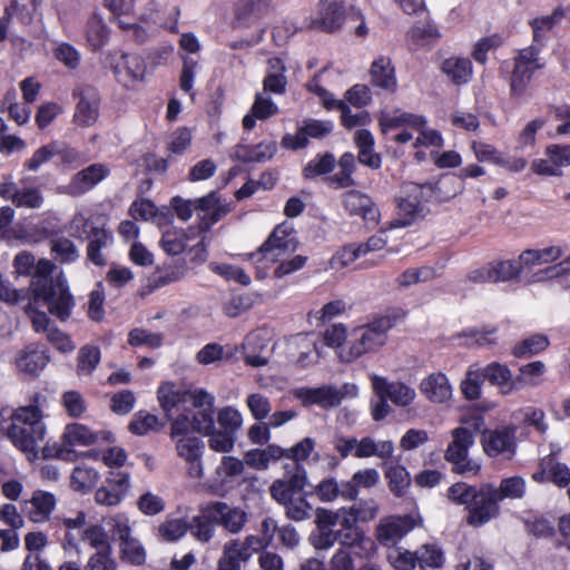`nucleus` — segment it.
<instances>
[{
	"label": "nucleus",
	"instance_id": "f257e3e1",
	"mask_svg": "<svg viewBox=\"0 0 570 570\" xmlns=\"http://www.w3.org/2000/svg\"><path fill=\"white\" fill-rule=\"evenodd\" d=\"M46 401L45 395L36 393L29 405L18 407L9 420L1 422V431L29 460L38 458L39 444L46 436V425L42 422Z\"/></svg>",
	"mask_w": 570,
	"mask_h": 570
},
{
	"label": "nucleus",
	"instance_id": "f03ea898",
	"mask_svg": "<svg viewBox=\"0 0 570 570\" xmlns=\"http://www.w3.org/2000/svg\"><path fill=\"white\" fill-rule=\"evenodd\" d=\"M493 403L482 401L473 406L465 404V451L473 444V434H481V443L484 452L489 456H498L508 453L509 458L515 453V432L514 426H503L501 429L488 430L482 413L490 411Z\"/></svg>",
	"mask_w": 570,
	"mask_h": 570
},
{
	"label": "nucleus",
	"instance_id": "7ed1b4c3",
	"mask_svg": "<svg viewBox=\"0 0 570 570\" xmlns=\"http://www.w3.org/2000/svg\"><path fill=\"white\" fill-rule=\"evenodd\" d=\"M55 268L51 261L41 258L38 277L30 284V292L36 303H43L51 315L66 322L72 314L75 298L66 279L52 277Z\"/></svg>",
	"mask_w": 570,
	"mask_h": 570
},
{
	"label": "nucleus",
	"instance_id": "20e7f679",
	"mask_svg": "<svg viewBox=\"0 0 570 570\" xmlns=\"http://www.w3.org/2000/svg\"><path fill=\"white\" fill-rule=\"evenodd\" d=\"M357 519L348 508L332 511L324 508L316 510V532L311 534L315 549L327 550L335 544L334 531H344L357 528Z\"/></svg>",
	"mask_w": 570,
	"mask_h": 570
},
{
	"label": "nucleus",
	"instance_id": "39448f33",
	"mask_svg": "<svg viewBox=\"0 0 570 570\" xmlns=\"http://www.w3.org/2000/svg\"><path fill=\"white\" fill-rule=\"evenodd\" d=\"M395 316L382 315L366 325L355 328L350 346L351 357L357 358L381 348L386 343L387 332L395 325Z\"/></svg>",
	"mask_w": 570,
	"mask_h": 570
},
{
	"label": "nucleus",
	"instance_id": "423d86ee",
	"mask_svg": "<svg viewBox=\"0 0 570 570\" xmlns=\"http://www.w3.org/2000/svg\"><path fill=\"white\" fill-rule=\"evenodd\" d=\"M433 191L432 184L406 183L403 186L404 196L397 200V217L391 222V227H405L417 218L424 217L425 208L422 200H426Z\"/></svg>",
	"mask_w": 570,
	"mask_h": 570
},
{
	"label": "nucleus",
	"instance_id": "0eeeda50",
	"mask_svg": "<svg viewBox=\"0 0 570 570\" xmlns=\"http://www.w3.org/2000/svg\"><path fill=\"white\" fill-rule=\"evenodd\" d=\"M112 539L119 542V558L132 566H140L146 561V550L141 542L132 535L129 519L124 514H116L107 520Z\"/></svg>",
	"mask_w": 570,
	"mask_h": 570
},
{
	"label": "nucleus",
	"instance_id": "6e6552de",
	"mask_svg": "<svg viewBox=\"0 0 570 570\" xmlns=\"http://www.w3.org/2000/svg\"><path fill=\"white\" fill-rule=\"evenodd\" d=\"M493 493L494 487L491 484H482L479 490L465 485V509L469 510V524L481 527L498 515L499 504Z\"/></svg>",
	"mask_w": 570,
	"mask_h": 570
},
{
	"label": "nucleus",
	"instance_id": "1a4fd4ad",
	"mask_svg": "<svg viewBox=\"0 0 570 570\" xmlns=\"http://www.w3.org/2000/svg\"><path fill=\"white\" fill-rule=\"evenodd\" d=\"M297 248L295 233L284 225H278L272 232L269 237L261 245V247L250 254V259L255 263L267 262L273 264L277 262L282 255L293 253Z\"/></svg>",
	"mask_w": 570,
	"mask_h": 570
},
{
	"label": "nucleus",
	"instance_id": "9d476101",
	"mask_svg": "<svg viewBox=\"0 0 570 570\" xmlns=\"http://www.w3.org/2000/svg\"><path fill=\"white\" fill-rule=\"evenodd\" d=\"M356 394V386L344 384L342 387L323 385L320 387H298L294 396L305 406L320 405L324 409L337 406L350 393Z\"/></svg>",
	"mask_w": 570,
	"mask_h": 570
},
{
	"label": "nucleus",
	"instance_id": "9b49d317",
	"mask_svg": "<svg viewBox=\"0 0 570 570\" xmlns=\"http://www.w3.org/2000/svg\"><path fill=\"white\" fill-rule=\"evenodd\" d=\"M512 374L505 365L493 362L483 368L471 365L465 374V400H476L481 395V384L489 380L492 384L503 385L510 382Z\"/></svg>",
	"mask_w": 570,
	"mask_h": 570
},
{
	"label": "nucleus",
	"instance_id": "f8f14e48",
	"mask_svg": "<svg viewBox=\"0 0 570 570\" xmlns=\"http://www.w3.org/2000/svg\"><path fill=\"white\" fill-rule=\"evenodd\" d=\"M72 95L78 99L73 114L75 124L80 127L95 125L100 114L99 91L92 86H80L73 90Z\"/></svg>",
	"mask_w": 570,
	"mask_h": 570
},
{
	"label": "nucleus",
	"instance_id": "ddd939ff",
	"mask_svg": "<svg viewBox=\"0 0 570 570\" xmlns=\"http://www.w3.org/2000/svg\"><path fill=\"white\" fill-rule=\"evenodd\" d=\"M412 515H391L380 520L375 538L381 546L393 548L415 528Z\"/></svg>",
	"mask_w": 570,
	"mask_h": 570
},
{
	"label": "nucleus",
	"instance_id": "4468645a",
	"mask_svg": "<svg viewBox=\"0 0 570 570\" xmlns=\"http://www.w3.org/2000/svg\"><path fill=\"white\" fill-rule=\"evenodd\" d=\"M269 493L278 504L284 507L287 519L303 522L312 518L313 505L306 499L309 494L308 492L304 494H287L284 485L278 484L269 487Z\"/></svg>",
	"mask_w": 570,
	"mask_h": 570
},
{
	"label": "nucleus",
	"instance_id": "2eb2a0df",
	"mask_svg": "<svg viewBox=\"0 0 570 570\" xmlns=\"http://www.w3.org/2000/svg\"><path fill=\"white\" fill-rule=\"evenodd\" d=\"M344 7L341 0H320L314 17H311L307 27L313 30L334 32L344 22Z\"/></svg>",
	"mask_w": 570,
	"mask_h": 570
},
{
	"label": "nucleus",
	"instance_id": "dca6fc26",
	"mask_svg": "<svg viewBox=\"0 0 570 570\" xmlns=\"http://www.w3.org/2000/svg\"><path fill=\"white\" fill-rule=\"evenodd\" d=\"M333 130V122L330 120L306 119L298 127L295 135L287 134L282 139L283 147L287 149H302L308 145L309 138L322 139Z\"/></svg>",
	"mask_w": 570,
	"mask_h": 570
},
{
	"label": "nucleus",
	"instance_id": "f3484780",
	"mask_svg": "<svg viewBox=\"0 0 570 570\" xmlns=\"http://www.w3.org/2000/svg\"><path fill=\"white\" fill-rule=\"evenodd\" d=\"M176 453L187 465V473L190 478L202 479L204 475L203 454L204 441L196 436L179 438L175 442Z\"/></svg>",
	"mask_w": 570,
	"mask_h": 570
},
{
	"label": "nucleus",
	"instance_id": "a211bd4d",
	"mask_svg": "<svg viewBox=\"0 0 570 570\" xmlns=\"http://www.w3.org/2000/svg\"><path fill=\"white\" fill-rule=\"evenodd\" d=\"M215 396L204 389H196L191 406L196 409L193 414V431L200 434H208L215 429Z\"/></svg>",
	"mask_w": 570,
	"mask_h": 570
},
{
	"label": "nucleus",
	"instance_id": "6ab92c4d",
	"mask_svg": "<svg viewBox=\"0 0 570 570\" xmlns=\"http://www.w3.org/2000/svg\"><path fill=\"white\" fill-rule=\"evenodd\" d=\"M208 517L216 523L223 527L229 533H239L247 523L246 512L238 507H230L229 504L220 501L209 503Z\"/></svg>",
	"mask_w": 570,
	"mask_h": 570
},
{
	"label": "nucleus",
	"instance_id": "aec40b11",
	"mask_svg": "<svg viewBox=\"0 0 570 570\" xmlns=\"http://www.w3.org/2000/svg\"><path fill=\"white\" fill-rule=\"evenodd\" d=\"M195 210L206 212L196 227L202 234L208 232L210 227L225 217L229 212L230 207L226 203L220 202V197L217 191H210L204 197L194 199Z\"/></svg>",
	"mask_w": 570,
	"mask_h": 570
},
{
	"label": "nucleus",
	"instance_id": "412c9836",
	"mask_svg": "<svg viewBox=\"0 0 570 570\" xmlns=\"http://www.w3.org/2000/svg\"><path fill=\"white\" fill-rule=\"evenodd\" d=\"M0 197L10 200L16 207L38 209L43 204V196L38 187H19L12 179L0 184Z\"/></svg>",
	"mask_w": 570,
	"mask_h": 570
},
{
	"label": "nucleus",
	"instance_id": "4be33fe9",
	"mask_svg": "<svg viewBox=\"0 0 570 570\" xmlns=\"http://www.w3.org/2000/svg\"><path fill=\"white\" fill-rule=\"evenodd\" d=\"M56 504L57 499L55 494L43 490H36L30 499L23 500L20 503L21 513L35 523L48 521Z\"/></svg>",
	"mask_w": 570,
	"mask_h": 570
},
{
	"label": "nucleus",
	"instance_id": "5701e85b",
	"mask_svg": "<svg viewBox=\"0 0 570 570\" xmlns=\"http://www.w3.org/2000/svg\"><path fill=\"white\" fill-rule=\"evenodd\" d=\"M368 76L372 87L386 94L396 92L399 83L395 67L390 57L380 56L374 59L371 63Z\"/></svg>",
	"mask_w": 570,
	"mask_h": 570
},
{
	"label": "nucleus",
	"instance_id": "b1692460",
	"mask_svg": "<svg viewBox=\"0 0 570 570\" xmlns=\"http://www.w3.org/2000/svg\"><path fill=\"white\" fill-rule=\"evenodd\" d=\"M342 203L351 216H360L367 223H379L380 210L368 195L355 189L347 190L342 195Z\"/></svg>",
	"mask_w": 570,
	"mask_h": 570
},
{
	"label": "nucleus",
	"instance_id": "393cba45",
	"mask_svg": "<svg viewBox=\"0 0 570 570\" xmlns=\"http://www.w3.org/2000/svg\"><path fill=\"white\" fill-rule=\"evenodd\" d=\"M109 168L104 164H92L75 174L66 186V193L77 197L92 189L109 175Z\"/></svg>",
	"mask_w": 570,
	"mask_h": 570
},
{
	"label": "nucleus",
	"instance_id": "a878e982",
	"mask_svg": "<svg viewBox=\"0 0 570 570\" xmlns=\"http://www.w3.org/2000/svg\"><path fill=\"white\" fill-rule=\"evenodd\" d=\"M195 394L196 389L181 390L177 387L174 383L167 382L158 387L157 399L159 401L160 407L166 414V417L171 419L173 410L183 409L184 412L187 411V407L185 405L187 403L191 404Z\"/></svg>",
	"mask_w": 570,
	"mask_h": 570
},
{
	"label": "nucleus",
	"instance_id": "bb28decb",
	"mask_svg": "<svg viewBox=\"0 0 570 570\" xmlns=\"http://www.w3.org/2000/svg\"><path fill=\"white\" fill-rule=\"evenodd\" d=\"M308 493L324 503L334 502L340 498L350 501V497L354 494V488L346 484V481L338 482L334 476H327L314 485Z\"/></svg>",
	"mask_w": 570,
	"mask_h": 570
},
{
	"label": "nucleus",
	"instance_id": "cd10ccee",
	"mask_svg": "<svg viewBox=\"0 0 570 570\" xmlns=\"http://www.w3.org/2000/svg\"><path fill=\"white\" fill-rule=\"evenodd\" d=\"M272 0H238L234 14L238 24L249 27L272 10Z\"/></svg>",
	"mask_w": 570,
	"mask_h": 570
},
{
	"label": "nucleus",
	"instance_id": "c85d7f7f",
	"mask_svg": "<svg viewBox=\"0 0 570 570\" xmlns=\"http://www.w3.org/2000/svg\"><path fill=\"white\" fill-rule=\"evenodd\" d=\"M375 394H382L397 406L409 405L415 397V391L402 382H389L383 377L373 379Z\"/></svg>",
	"mask_w": 570,
	"mask_h": 570
},
{
	"label": "nucleus",
	"instance_id": "c756f323",
	"mask_svg": "<svg viewBox=\"0 0 570 570\" xmlns=\"http://www.w3.org/2000/svg\"><path fill=\"white\" fill-rule=\"evenodd\" d=\"M49 362V355L45 348H39L36 344H29L19 351L16 356V365L19 371L37 375Z\"/></svg>",
	"mask_w": 570,
	"mask_h": 570
},
{
	"label": "nucleus",
	"instance_id": "7c9ffc66",
	"mask_svg": "<svg viewBox=\"0 0 570 570\" xmlns=\"http://www.w3.org/2000/svg\"><path fill=\"white\" fill-rule=\"evenodd\" d=\"M276 153V144L273 141L248 146L237 144L230 153V158L243 163H262L271 159Z\"/></svg>",
	"mask_w": 570,
	"mask_h": 570
},
{
	"label": "nucleus",
	"instance_id": "2f4dec72",
	"mask_svg": "<svg viewBox=\"0 0 570 570\" xmlns=\"http://www.w3.org/2000/svg\"><path fill=\"white\" fill-rule=\"evenodd\" d=\"M199 234L196 227H189L187 230L169 227L161 235L160 246L168 255L176 256L185 250L186 240Z\"/></svg>",
	"mask_w": 570,
	"mask_h": 570
},
{
	"label": "nucleus",
	"instance_id": "473e14b6",
	"mask_svg": "<svg viewBox=\"0 0 570 570\" xmlns=\"http://www.w3.org/2000/svg\"><path fill=\"white\" fill-rule=\"evenodd\" d=\"M354 142L358 148V161L372 169L381 167V156L374 151V137L366 129H358L354 135Z\"/></svg>",
	"mask_w": 570,
	"mask_h": 570
},
{
	"label": "nucleus",
	"instance_id": "72a5a7b5",
	"mask_svg": "<svg viewBox=\"0 0 570 570\" xmlns=\"http://www.w3.org/2000/svg\"><path fill=\"white\" fill-rule=\"evenodd\" d=\"M394 451L392 441H375L371 436H364L361 440L356 439V448L353 455L357 459H365L370 456H377L380 459H389Z\"/></svg>",
	"mask_w": 570,
	"mask_h": 570
},
{
	"label": "nucleus",
	"instance_id": "f704fd0d",
	"mask_svg": "<svg viewBox=\"0 0 570 570\" xmlns=\"http://www.w3.org/2000/svg\"><path fill=\"white\" fill-rule=\"evenodd\" d=\"M422 393L432 402L442 403L450 399L451 386L445 375L441 373L431 374L420 385Z\"/></svg>",
	"mask_w": 570,
	"mask_h": 570
},
{
	"label": "nucleus",
	"instance_id": "c9c22d12",
	"mask_svg": "<svg viewBox=\"0 0 570 570\" xmlns=\"http://www.w3.org/2000/svg\"><path fill=\"white\" fill-rule=\"evenodd\" d=\"M237 539L227 541L217 561V570H243L248 563V553L237 548Z\"/></svg>",
	"mask_w": 570,
	"mask_h": 570
},
{
	"label": "nucleus",
	"instance_id": "e433bc0d",
	"mask_svg": "<svg viewBox=\"0 0 570 570\" xmlns=\"http://www.w3.org/2000/svg\"><path fill=\"white\" fill-rule=\"evenodd\" d=\"M209 503L200 508V514L191 518L187 522L188 531L198 541L205 543L208 542L215 534L216 523L208 517Z\"/></svg>",
	"mask_w": 570,
	"mask_h": 570
},
{
	"label": "nucleus",
	"instance_id": "4c0bfd02",
	"mask_svg": "<svg viewBox=\"0 0 570 570\" xmlns=\"http://www.w3.org/2000/svg\"><path fill=\"white\" fill-rule=\"evenodd\" d=\"M282 484L286 489L287 494H303L304 489L308 485V476L306 469L301 463H293L291 470L284 479L275 480L271 487Z\"/></svg>",
	"mask_w": 570,
	"mask_h": 570
},
{
	"label": "nucleus",
	"instance_id": "58836bf2",
	"mask_svg": "<svg viewBox=\"0 0 570 570\" xmlns=\"http://www.w3.org/2000/svg\"><path fill=\"white\" fill-rule=\"evenodd\" d=\"M563 249L560 246H550L542 249H525L520 254L521 263L527 268L538 265L549 264L563 256Z\"/></svg>",
	"mask_w": 570,
	"mask_h": 570
},
{
	"label": "nucleus",
	"instance_id": "ea45409f",
	"mask_svg": "<svg viewBox=\"0 0 570 570\" xmlns=\"http://www.w3.org/2000/svg\"><path fill=\"white\" fill-rule=\"evenodd\" d=\"M382 130L385 132L389 129L399 128L409 125L413 128L421 129L425 125V118L422 116L409 112H383L379 119Z\"/></svg>",
	"mask_w": 570,
	"mask_h": 570
},
{
	"label": "nucleus",
	"instance_id": "a19ab883",
	"mask_svg": "<svg viewBox=\"0 0 570 570\" xmlns=\"http://www.w3.org/2000/svg\"><path fill=\"white\" fill-rule=\"evenodd\" d=\"M542 63H537L534 67H523L522 65L513 66L510 78V92L515 99L522 98L528 89L532 76L537 69H541Z\"/></svg>",
	"mask_w": 570,
	"mask_h": 570
},
{
	"label": "nucleus",
	"instance_id": "79ce46f5",
	"mask_svg": "<svg viewBox=\"0 0 570 570\" xmlns=\"http://www.w3.org/2000/svg\"><path fill=\"white\" fill-rule=\"evenodd\" d=\"M98 438V433L79 423L68 424L62 434L63 442L69 446H88L94 444Z\"/></svg>",
	"mask_w": 570,
	"mask_h": 570
},
{
	"label": "nucleus",
	"instance_id": "37998d69",
	"mask_svg": "<svg viewBox=\"0 0 570 570\" xmlns=\"http://www.w3.org/2000/svg\"><path fill=\"white\" fill-rule=\"evenodd\" d=\"M492 282H510L518 279L523 268H527L521 258L518 261H499L490 264Z\"/></svg>",
	"mask_w": 570,
	"mask_h": 570
},
{
	"label": "nucleus",
	"instance_id": "c03bdc74",
	"mask_svg": "<svg viewBox=\"0 0 570 570\" xmlns=\"http://www.w3.org/2000/svg\"><path fill=\"white\" fill-rule=\"evenodd\" d=\"M390 491L397 498L406 494L411 485V476L403 465H390L385 470Z\"/></svg>",
	"mask_w": 570,
	"mask_h": 570
},
{
	"label": "nucleus",
	"instance_id": "a18cd8bd",
	"mask_svg": "<svg viewBox=\"0 0 570 570\" xmlns=\"http://www.w3.org/2000/svg\"><path fill=\"white\" fill-rule=\"evenodd\" d=\"M566 16V10L561 7H558L551 14L532 20L531 26L533 30V42L543 45L546 40V32L551 30Z\"/></svg>",
	"mask_w": 570,
	"mask_h": 570
},
{
	"label": "nucleus",
	"instance_id": "49530a36",
	"mask_svg": "<svg viewBox=\"0 0 570 570\" xmlns=\"http://www.w3.org/2000/svg\"><path fill=\"white\" fill-rule=\"evenodd\" d=\"M549 346V338L543 334H533L517 343L512 354L518 358L531 357Z\"/></svg>",
	"mask_w": 570,
	"mask_h": 570
},
{
	"label": "nucleus",
	"instance_id": "de8ad7c7",
	"mask_svg": "<svg viewBox=\"0 0 570 570\" xmlns=\"http://www.w3.org/2000/svg\"><path fill=\"white\" fill-rule=\"evenodd\" d=\"M236 348L222 346L218 343H208L196 354V361L202 365L214 364L224 360H230Z\"/></svg>",
	"mask_w": 570,
	"mask_h": 570
},
{
	"label": "nucleus",
	"instance_id": "09e8293b",
	"mask_svg": "<svg viewBox=\"0 0 570 570\" xmlns=\"http://www.w3.org/2000/svg\"><path fill=\"white\" fill-rule=\"evenodd\" d=\"M336 159L332 153L317 155L311 159L303 169L306 179H314L318 176L330 174L335 167Z\"/></svg>",
	"mask_w": 570,
	"mask_h": 570
},
{
	"label": "nucleus",
	"instance_id": "8fccbe9b",
	"mask_svg": "<svg viewBox=\"0 0 570 570\" xmlns=\"http://www.w3.org/2000/svg\"><path fill=\"white\" fill-rule=\"evenodd\" d=\"M110 238L109 233L104 228H94V235L88 240L87 257L97 266L106 265V259L101 253Z\"/></svg>",
	"mask_w": 570,
	"mask_h": 570
},
{
	"label": "nucleus",
	"instance_id": "3c124183",
	"mask_svg": "<svg viewBox=\"0 0 570 570\" xmlns=\"http://www.w3.org/2000/svg\"><path fill=\"white\" fill-rule=\"evenodd\" d=\"M335 543L338 542L341 548L351 549L360 547L363 549H374V543L367 539L364 532L357 527L351 530L334 531Z\"/></svg>",
	"mask_w": 570,
	"mask_h": 570
},
{
	"label": "nucleus",
	"instance_id": "603ef678",
	"mask_svg": "<svg viewBox=\"0 0 570 570\" xmlns=\"http://www.w3.org/2000/svg\"><path fill=\"white\" fill-rule=\"evenodd\" d=\"M80 539L96 551L112 550L108 532L100 524H91L83 529Z\"/></svg>",
	"mask_w": 570,
	"mask_h": 570
},
{
	"label": "nucleus",
	"instance_id": "864d4df0",
	"mask_svg": "<svg viewBox=\"0 0 570 570\" xmlns=\"http://www.w3.org/2000/svg\"><path fill=\"white\" fill-rule=\"evenodd\" d=\"M453 441L445 451V460L453 463V471L463 473V426L460 425L452 431Z\"/></svg>",
	"mask_w": 570,
	"mask_h": 570
},
{
	"label": "nucleus",
	"instance_id": "5fc2aeb1",
	"mask_svg": "<svg viewBox=\"0 0 570 570\" xmlns=\"http://www.w3.org/2000/svg\"><path fill=\"white\" fill-rule=\"evenodd\" d=\"M40 259L36 263L33 254L27 250L19 252L12 262L16 277L32 276L30 284L38 277Z\"/></svg>",
	"mask_w": 570,
	"mask_h": 570
},
{
	"label": "nucleus",
	"instance_id": "6e6d98bb",
	"mask_svg": "<svg viewBox=\"0 0 570 570\" xmlns=\"http://www.w3.org/2000/svg\"><path fill=\"white\" fill-rule=\"evenodd\" d=\"M269 66L277 71L265 77L263 81L264 91L281 95L285 91L287 85V79L284 75L285 68L282 65V60L277 58L271 59Z\"/></svg>",
	"mask_w": 570,
	"mask_h": 570
},
{
	"label": "nucleus",
	"instance_id": "4d7b16f0",
	"mask_svg": "<svg viewBox=\"0 0 570 570\" xmlns=\"http://www.w3.org/2000/svg\"><path fill=\"white\" fill-rule=\"evenodd\" d=\"M50 249L62 264L73 263L79 258L77 246L67 237H57L50 240Z\"/></svg>",
	"mask_w": 570,
	"mask_h": 570
},
{
	"label": "nucleus",
	"instance_id": "13d9d810",
	"mask_svg": "<svg viewBox=\"0 0 570 570\" xmlns=\"http://www.w3.org/2000/svg\"><path fill=\"white\" fill-rule=\"evenodd\" d=\"M380 482V473L376 469L370 468L356 471L346 484L354 488V494L350 497V501H355L358 497L360 488L371 489Z\"/></svg>",
	"mask_w": 570,
	"mask_h": 570
},
{
	"label": "nucleus",
	"instance_id": "bf43d9fd",
	"mask_svg": "<svg viewBox=\"0 0 570 570\" xmlns=\"http://www.w3.org/2000/svg\"><path fill=\"white\" fill-rule=\"evenodd\" d=\"M87 41L94 50L101 49L108 40L109 31L104 21L91 17L87 22Z\"/></svg>",
	"mask_w": 570,
	"mask_h": 570
},
{
	"label": "nucleus",
	"instance_id": "052dcab7",
	"mask_svg": "<svg viewBox=\"0 0 570 570\" xmlns=\"http://www.w3.org/2000/svg\"><path fill=\"white\" fill-rule=\"evenodd\" d=\"M122 70L127 72L129 80H138L144 77L145 65L137 55L121 53L119 61L115 66V72L120 73Z\"/></svg>",
	"mask_w": 570,
	"mask_h": 570
},
{
	"label": "nucleus",
	"instance_id": "680f3d73",
	"mask_svg": "<svg viewBox=\"0 0 570 570\" xmlns=\"http://www.w3.org/2000/svg\"><path fill=\"white\" fill-rule=\"evenodd\" d=\"M525 491V482L521 476H511L501 481L500 488H494L493 495L499 502L505 498L520 499Z\"/></svg>",
	"mask_w": 570,
	"mask_h": 570
},
{
	"label": "nucleus",
	"instance_id": "e2e57ef3",
	"mask_svg": "<svg viewBox=\"0 0 570 570\" xmlns=\"http://www.w3.org/2000/svg\"><path fill=\"white\" fill-rule=\"evenodd\" d=\"M262 341L261 333L259 332H252L249 333L244 342H243V350H244V360L245 363L253 367H261L267 364V358L259 355L254 354L256 351V347L259 345V347H263V344H259Z\"/></svg>",
	"mask_w": 570,
	"mask_h": 570
},
{
	"label": "nucleus",
	"instance_id": "0e129e2a",
	"mask_svg": "<svg viewBox=\"0 0 570 570\" xmlns=\"http://www.w3.org/2000/svg\"><path fill=\"white\" fill-rule=\"evenodd\" d=\"M99 480V473L90 466H77L71 474V485L75 490L87 492Z\"/></svg>",
	"mask_w": 570,
	"mask_h": 570
},
{
	"label": "nucleus",
	"instance_id": "69168bd1",
	"mask_svg": "<svg viewBox=\"0 0 570 570\" xmlns=\"http://www.w3.org/2000/svg\"><path fill=\"white\" fill-rule=\"evenodd\" d=\"M188 531L187 521L183 519L166 520L157 528V534L160 540L175 542Z\"/></svg>",
	"mask_w": 570,
	"mask_h": 570
},
{
	"label": "nucleus",
	"instance_id": "338daca9",
	"mask_svg": "<svg viewBox=\"0 0 570 570\" xmlns=\"http://www.w3.org/2000/svg\"><path fill=\"white\" fill-rule=\"evenodd\" d=\"M387 560L395 570H414L417 560V550L411 552L403 548H395L387 553Z\"/></svg>",
	"mask_w": 570,
	"mask_h": 570
},
{
	"label": "nucleus",
	"instance_id": "774afa93",
	"mask_svg": "<svg viewBox=\"0 0 570 570\" xmlns=\"http://www.w3.org/2000/svg\"><path fill=\"white\" fill-rule=\"evenodd\" d=\"M419 567L424 570L428 568H440L443 564V552L433 544H425L417 550Z\"/></svg>",
	"mask_w": 570,
	"mask_h": 570
}]
</instances>
